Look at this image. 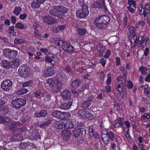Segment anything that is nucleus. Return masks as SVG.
<instances>
[{
  "mask_svg": "<svg viewBox=\"0 0 150 150\" xmlns=\"http://www.w3.org/2000/svg\"><path fill=\"white\" fill-rule=\"evenodd\" d=\"M115 134L112 132H108L106 129L102 131L101 137L104 143L107 144L110 142V140L113 141L115 139Z\"/></svg>",
  "mask_w": 150,
  "mask_h": 150,
  "instance_id": "nucleus-1",
  "label": "nucleus"
},
{
  "mask_svg": "<svg viewBox=\"0 0 150 150\" xmlns=\"http://www.w3.org/2000/svg\"><path fill=\"white\" fill-rule=\"evenodd\" d=\"M81 7V10H78L76 12V16L80 18H84L89 13V11L88 9V6L84 2L82 4Z\"/></svg>",
  "mask_w": 150,
  "mask_h": 150,
  "instance_id": "nucleus-2",
  "label": "nucleus"
},
{
  "mask_svg": "<svg viewBox=\"0 0 150 150\" xmlns=\"http://www.w3.org/2000/svg\"><path fill=\"white\" fill-rule=\"evenodd\" d=\"M78 114L83 118H86L90 120L93 119L95 118L94 116L89 111L86 110H80L78 111Z\"/></svg>",
  "mask_w": 150,
  "mask_h": 150,
  "instance_id": "nucleus-3",
  "label": "nucleus"
},
{
  "mask_svg": "<svg viewBox=\"0 0 150 150\" xmlns=\"http://www.w3.org/2000/svg\"><path fill=\"white\" fill-rule=\"evenodd\" d=\"M92 7L95 8H100L105 11L107 10V7L105 6L104 0H98V1L94 2L92 4Z\"/></svg>",
  "mask_w": 150,
  "mask_h": 150,
  "instance_id": "nucleus-4",
  "label": "nucleus"
},
{
  "mask_svg": "<svg viewBox=\"0 0 150 150\" xmlns=\"http://www.w3.org/2000/svg\"><path fill=\"white\" fill-rule=\"evenodd\" d=\"M12 83L8 79H6L1 84V88L4 91H8L11 90L12 88Z\"/></svg>",
  "mask_w": 150,
  "mask_h": 150,
  "instance_id": "nucleus-5",
  "label": "nucleus"
},
{
  "mask_svg": "<svg viewBox=\"0 0 150 150\" xmlns=\"http://www.w3.org/2000/svg\"><path fill=\"white\" fill-rule=\"evenodd\" d=\"M5 57L10 59L15 58L17 55V52L16 50H11L9 49H6L4 52Z\"/></svg>",
  "mask_w": 150,
  "mask_h": 150,
  "instance_id": "nucleus-6",
  "label": "nucleus"
},
{
  "mask_svg": "<svg viewBox=\"0 0 150 150\" xmlns=\"http://www.w3.org/2000/svg\"><path fill=\"white\" fill-rule=\"evenodd\" d=\"M42 19L45 23L49 25H52L57 22V20L53 17L49 15L44 16L42 17Z\"/></svg>",
  "mask_w": 150,
  "mask_h": 150,
  "instance_id": "nucleus-7",
  "label": "nucleus"
},
{
  "mask_svg": "<svg viewBox=\"0 0 150 150\" xmlns=\"http://www.w3.org/2000/svg\"><path fill=\"white\" fill-rule=\"evenodd\" d=\"M55 7L57 8V11L59 12V15H62L60 17H59V19L64 18L65 17L64 14L66 13L68 11L67 8L62 5L57 6V7Z\"/></svg>",
  "mask_w": 150,
  "mask_h": 150,
  "instance_id": "nucleus-8",
  "label": "nucleus"
},
{
  "mask_svg": "<svg viewBox=\"0 0 150 150\" xmlns=\"http://www.w3.org/2000/svg\"><path fill=\"white\" fill-rule=\"evenodd\" d=\"M29 71V69L26 65L20 66L18 69L19 75L21 77L24 76V75L28 73Z\"/></svg>",
  "mask_w": 150,
  "mask_h": 150,
  "instance_id": "nucleus-9",
  "label": "nucleus"
},
{
  "mask_svg": "<svg viewBox=\"0 0 150 150\" xmlns=\"http://www.w3.org/2000/svg\"><path fill=\"white\" fill-rule=\"evenodd\" d=\"M54 73V70L52 67L46 69L43 72V75L45 77H47L52 76Z\"/></svg>",
  "mask_w": 150,
  "mask_h": 150,
  "instance_id": "nucleus-10",
  "label": "nucleus"
},
{
  "mask_svg": "<svg viewBox=\"0 0 150 150\" xmlns=\"http://www.w3.org/2000/svg\"><path fill=\"white\" fill-rule=\"evenodd\" d=\"M93 99V97L92 96H90L87 100L84 101L81 103V107L85 109L88 108L92 103Z\"/></svg>",
  "mask_w": 150,
  "mask_h": 150,
  "instance_id": "nucleus-11",
  "label": "nucleus"
},
{
  "mask_svg": "<svg viewBox=\"0 0 150 150\" xmlns=\"http://www.w3.org/2000/svg\"><path fill=\"white\" fill-rule=\"evenodd\" d=\"M98 22H101L103 23H105L106 25H109L110 21L109 18L106 15L99 16L98 18H96Z\"/></svg>",
  "mask_w": 150,
  "mask_h": 150,
  "instance_id": "nucleus-12",
  "label": "nucleus"
},
{
  "mask_svg": "<svg viewBox=\"0 0 150 150\" xmlns=\"http://www.w3.org/2000/svg\"><path fill=\"white\" fill-rule=\"evenodd\" d=\"M94 23L96 25V28L100 30L105 29L108 25L105 23H103L100 21L98 22V20L97 21V19H96L94 20Z\"/></svg>",
  "mask_w": 150,
  "mask_h": 150,
  "instance_id": "nucleus-13",
  "label": "nucleus"
},
{
  "mask_svg": "<svg viewBox=\"0 0 150 150\" xmlns=\"http://www.w3.org/2000/svg\"><path fill=\"white\" fill-rule=\"evenodd\" d=\"M61 95L64 100H69L71 98V93L68 90H64L62 92Z\"/></svg>",
  "mask_w": 150,
  "mask_h": 150,
  "instance_id": "nucleus-14",
  "label": "nucleus"
},
{
  "mask_svg": "<svg viewBox=\"0 0 150 150\" xmlns=\"http://www.w3.org/2000/svg\"><path fill=\"white\" fill-rule=\"evenodd\" d=\"M53 125L56 129H62L64 127V122L57 120H55L53 122Z\"/></svg>",
  "mask_w": 150,
  "mask_h": 150,
  "instance_id": "nucleus-15",
  "label": "nucleus"
},
{
  "mask_svg": "<svg viewBox=\"0 0 150 150\" xmlns=\"http://www.w3.org/2000/svg\"><path fill=\"white\" fill-rule=\"evenodd\" d=\"M71 116L70 114L68 112H62L60 111L58 115L57 118L61 120H64L69 117Z\"/></svg>",
  "mask_w": 150,
  "mask_h": 150,
  "instance_id": "nucleus-16",
  "label": "nucleus"
},
{
  "mask_svg": "<svg viewBox=\"0 0 150 150\" xmlns=\"http://www.w3.org/2000/svg\"><path fill=\"white\" fill-rule=\"evenodd\" d=\"M55 7H57L56 6H53V8L50 10V13L52 15L57 17L58 18H59L62 16L61 15H59V12L57 11V8H56Z\"/></svg>",
  "mask_w": 150,
  "mask_h": 150,
  "instance_id": "nucleus-17",
  "label": "nucleus"
},
{
  "mask_svg": "<svg viewBox=\"0 0 150 150\" xmlns=\"http://www.w3.org/2000/svg\"><path fill=\"white\" fill-rule=\"evenodd\" d=\"M10 62V68H15L16 67L19 66L21 62V60L19 58H16Z\"/></svg>",
  "mask_w": 150,
  "mask_h": 150,
  "instance_id": "nucleus-18",
  "label": "nucleus"
},
{
  "mask_svg": "<svg viewBox=\"0 0 150 150\" xmlns=\"http://www.w3.org/2000/svg\"><path fill=\"white\" fill-rule=\"evenodd\" d=\"M31 136L35 140L38 139H40L41 138V136L39 134V130L37 129H33L32 131Z\"/></svg>",
  "mask_w": 150,
  "mask_h": 150,
  "instance_id": "nucleus-19",
  "label": "nucleus"
},
{
  "mask_svg": "<svg viewBox=\"0 0 150 150\" xmlns=\"http://www.w3.org/2000/svg\"><path fill=\"white\" fill-rule=\"evenodd\" d=\"M62 136L65 139H69L71 136V132L68 130H62Z\"/></svg>",
  "mask_w": 150,
  "mask_h": 150,
  "instance_id": "nucleus-20",
  "label": "nucleus"
},
{
  "mask_svg": "<svg viewBox=\"0 0 150 150\" xmlns=\"http://www.w3.org/2000/svg\"><path fill=\"white\" fill-rule=\"evenodd\" d=\"M62 83L61 81H57L55 86L54 88V92H57L60 91L62 88Z\"/></svg>",
  "mask_w": 150,
  "mask_h": 150,
  "instance_id": "nucleus-21",
  "label": "nucleus"
},
{
  "mask_svg": "<svg viewBox=\"0 0 150 150\" xmlns=\"http://www.w3.org/2000/svg\"><path fill=\"white\" fill-rule=\"evenodd\" d=\"M72 105V102L69 101L67 103H64L62 105L60 106V108L64 110L68 109L70 108Z\"/></svg>",
  "mask_w": 150,
  "mask_h": 150,
  "instance_id": "nucleus-22",
  "label": "nucleus"
},
{
  "mask_svg": "<svg viewBox=\"0 0 150 150\" xmlns=\"http://www.w3.org/2000/svg\"><path fill=\"white\" fill-rule=\"evenodd\" d=\"M81 84V81L79 79H76L73 81L71 83V87L74 88H78Z\"/></svg>",
  "mask_w": 150,
  "mask_h": 150,
  "instance_id": "nucleus-23",
  "label": "nucleus"
},
{
  "mask_svg": "<svg viewBox=\"0 0 150 150\" xmlns=\"http://www.w3.org/2000/svg\"><path fill=\"white\" fill-rule=\"evenodd\" d=\"M57 59V57H54L53 54H50L45 57L46 61L50 63H51L52 61H54V59Z\"/></svg>",
  "mask_w": 150,
  "mask_h": 150,
  "instance_id": "nucleus-24",
  "label": "nucleus"
},
{
  "mask_svg": "<svg viewBox=\"0 0 150 150\" xmlns=\"http://www.w3.org/2000/svg\"><path fill=\"white\" fill-rule=\"evenodd\" d=\"M10 62H8V61L6 60H4L2 61L1 64V66L6 69H9L10 68Z\"/></svg>",
  "mask_w": 150,
  "mask_h": 150,
  "instance_id": "nucleus-25",
  "label": "nucleus"
},
{
  "mask_svg": "<svg viewBox=\"0 0 150 150\" xmlns=\"http://www.w3.org/2000/svg\"><path fill=\"white\" fill-rule=\"evenodd\" d=\"M47 112L46 110H42L40 112H36L35 113V115L38 117H44L47 115Z\"/></svg>",
  "mask_w": 150,
  "mask_h": 150,
  "instance_id": "nucleus-26",
  "label": "nucleus"
},
{
  "mask_svg": "<svg viewBox=\"0 0 150 150\" xmlns=\"http://www.w3.org/2000/svg\"><path fill=\"white\" fill-rule=\"evenodd\" d=\"M11 104L12 107L16 109L20 108L18 99H16L13 100L11 102Z\"/></svg>",
  "mask_w": 150,
  "mask_h": 150,
  "instance_id": "nucleus-27",
  "label": "nucleus"
},
{
  "mask_svg": "<svg viewBox=\"0 0 150 150\" xmlns=\"http://www.w3.org/2000/svg\"><path fill=\"white\" fill-rule=\"evenodd\" d=\"M35 97L37 98H40L44 95V93L43 91L39 90L35 92Z\"/></svg>",
  "mask_w": 150,
  "mask_h": 150,
  "instance_id": "nucleus-28",
  "label": "nucleus"
},
{
  "mask_svg": "<svg viewBox=\"0 0 150 150\" xmlns=\"http://www.w3.org/2000/svg\"><path fill=\"white\" fill-rule=\"evenodd\" d=\"M74 126L73 122L70 121H68L64 123V128L65 129L72 128Z\"/></svg>",
  "mask_w": 150,
  "mask_h": 150,
  "instance_id": "nucleus-29",
  "label": "nucleus"
},
{
  "mask_svg": "<svg viewBox=\"0 0 150 150\" xmlns=\"http://www.w3.org/2000/svg\"><path fill=\"white\" fill-rule=\"evenodd\" d=\"M123 86V83H117L116 84V86L117 89L119 92L120 93V94H121V92L122 91Z\"/></svg>",
  "mask_w": 150,
  "mask_h": 150,
  "instance_id": "nucleus-30",
  "label": "nucleus"
},
{
  "mask_svg": "<svg viewBox=\"0 0 150 150\" xmlns=\"http://www.w3.org/2000/svg\"><path fill=\"white\" fill-rule=\"evenodd\" d=\"M127 27L129 29L131 33H132V35L133 36L135 35V32L136 31L135 28L132 25H128Z\"/></svg>",
  "mask_w": 150,
  "mask_h": 150,
  "instance_id": "nucleus-31",
  "label": "nucleus"
},
{
  "mask_svg": "<svg viewBox=\"0 0 150 150\" xmlns=\"http://www.w3.org/2000/svg\"><path fill=\"white\" fill-rule=\"evenodd\" d=\"M40 4L38 0H34L31 4V6L33 8H37L40 6Z\"/></svg>",
  "mask_w": 150,
  "mask_h": 150,
  "instance_id": "nucleus-32",
  "label": "nucleus"
},
{
  "mask_svg": "<svg viewBox=\"0 0 150 150\" xmlns=\"http://www.w3.org/2000/svg\"><path fill=\"white\" fill-rule=\"evenodd\" d=\"M22 11V8L20 7H16L13 11V13L16 16H18Z\"/></svg>",
  "mask_w": 150,
  "mask_h": 150,
  "instance_id": "nucleus-33",
  "label": "nucleus"
},
{
  "mask_svg": "<svg viewBox=\"0 0 150 150\" xmlns=\"http://www.w3.org/2000/svg\"><path fill=\"white\" fill-rule=\"evenodd\" d=\"M47 83L50 87H53L55 85V82L54 80L52 78H49L47 81Z\"/></svg>",
  "mask_w": 150,
  "mask_h": 150,
  "instance_id": "nucleus-34",
  "label": "nucleus"
},
{
  "mask_svg": "<svg viewBox=\"0 0 150 150\" xmlns=\"http://www.w3.org/2000/svg\"><path fill=\"white\" fill-rule=\"evenodd\" d=\"M65 51L67 52L72 53L73 51H74V48L71 45H69L67 46Z\"/></svg>",
  "mask_w": 150,
  "mask_h": 150,
  "instance_id": "nucleus-35",
  "label": "nucleus"
},
{
  "mask_svg": "<svg viewBox=\"0 0 150 150\" xmlns=\"http://www.w3.org/2000/svg\"><path fill=\"white\" fill-rule=\"evenodd\" d=\"M99 50L100 52L99 53V56L100 57L103 55V54L105 52L106 50L105 47L102 45L100 46Z\"/></svg>",
  "mask_w": 150,
  "mask_h": 150,
  "instance_id": "nucleus-36",
  "label": "nucleus"
},
{
  "mask_svg": "<svg viewBox=\"0 0 150 150\" xmlns=\"http://www.w3.org/2000/svg\"><path fill=\"white\" fill-rule=\"evenodd\" d=\"M86 32V30L85 28H78L77 30V32L78 34L81 35H85Z\"/></svg>",
  "mask_w": 150,
  "mask_h": 150,
  "instance_id": "nucleus-37",
  "label": "nucleus"
},
{
  "mask_svg": "<svg viewBox=\"0 0 150 150\" xmlns=\"http://www.w3.org/2000/svg\"><path fill=\"white\" fill-rule=\"evenodd\" d=\"M15 27L16 28L21 29H25L27 28V26H24L21 23H17L16 24Z\"/></svg>",
  "mask_w": 150,
  "mask_h": 150,
  "instance_id": "nucleus-38",
  "label": "nucleus"
},
{
  "mask_svg": "<svg viewBox=\"0 0 150 150\" xmlns=\"http://www.w3.org/2000/svg\"><path fill=\"white\" fill-rule=\"evenodd\" d=\"M18 101L19 102V107L20 108L22 106L26 104V101L22 98H18Z\"/></svg>",
  "mask_w": 150,
  "mask_h": 150,
  "instance_id": "nucleus-39",
  "label": "nucleus"
},
{
  "mask_svg": "<svg viewBox=\"0 0 150 150\" xmlns=\"http://www.w3.org/2000/svg\"><path fill=\"white\" fill-rule=\"evenodd\" d=\"M18 125V123L17 122H12L9 125L10 129L11 130L13 128L16 127Z\"/></svg>",
  "mask_w": 150,
  "mask_h": 150,
  "instance_id": "nucleus-40",
  "label": "nucleus"
},
{
  "mask_svg": "<svg viewBox=\"0 0 150 150\" xmlns=\"http://www.w3.org/2000/svg\"><path fill=\"white\" fill-rule=\"evenodd\" d=\"M14 43L15 45L21 44L24 43V41L22 39H18V38H16L14 40Z\"/></svg>",
  "mask_w": 150,
  "mask_h": 150,
  "instance_id": "nucleus-41",
  "label": "nucleus"
},
{
  "mask_svg": "<svg viewBox=\"0 0 150 150\" xmlns=\"http://www.w3.org/2000/svg\"><path fill=\"white\" fill-rule=\"evenodd\" d=\"M55 42L57 43V45L60 47L61 48L64 42L63 41L59 38L55 40Z\"/></svg>",
  "mask_w": 150,
  "mask_h": 150,
  "instance_id": "nucleus-42",
  "label": "nucleus"
},
{
  "mask_svg": "<svg viewBox=\"0 0 150 150\" xmlns=\"http://www.w3.org/2000/svg\"><path fill=\"white\" fill-rule=\"evenodd\" d=\"M52 120L50 119L41 125L40 127H46L50 124L52 123Z\"/></svg>",
  "mask_w": 150,
  "mask_h": 150,
  "instance_id": "nucleus-43",
  "label": "nucleus"
},
{
  "mask_svg": "<svg viewBox=\"0 0 150 150\" xmlns=\"http://www.w3.org/2000/svg\"><path fill=\"white\" fill-rule=\"evenodd\" d=\"M28 91L27 89L25 88H22L17 91V93L19 95H22L26 93Z\"/></svg>",
  "mask_w": 150,
  "mask_h": 150,
  "instance_id": "nucleus-44",
  "label": "nucleus"
},
{
  "mask_svg": "<svg viewBox=\"0 0 150 150\" xmlns=\"http://www.w3.org/2000/svg\"><path fill=\"white\" fill-rule=\"evenodd\" d=\"M79 128H77L74 131V136L75 137H78L80 136Z\"/></svg>",
  "mask_w": 150,
  "mask_h": 150,
  "instance_id": "nucleus-45",
  "label": "nucleus"
},
{
  "mask_svg": "<svg viewBox=\"0 0 150 150\" xmlns=\"http://www.w3.org/2000/svg\"><path fill=\"white\" fill-rule=\"evenodd\" d=\"M81 88L82 91L86 90H88L89 88V85L87 83H84L81 86Z\"/></svg>",
  "mask_w": 150,
  "mask_h": 150,
  "instance_id": "nucleus-46",
  "label": "nucleus"
},
{
  "mask_svg": "<svg viewBox=\"0 0 150 150\" xmlns=\"http://www.w3.org/2000/svg\"><path fill=\"white\" fill-rule=\"evenodd\" d=\"M93 127L92 126H90L89 128V134L91 137H92L94 136V130Z\"/></svg>",
  "mask_w": 150,
  "mask_h": 150,
  "instance_id": "nucleus-47",
  "label": "nucleus"
},
{
  "mask_svg": "<svg viewBox=\"0 0 150 150\" xmlns=\"http://www.w3.org/2000/svg\"><path fill=\"white\" fill-rule=\"evenodd\" d=\"M139 70L142 72V73L143 74H146L147 69L146 67H141L139 69Z\"/></svg>",
  "mask_w": 150,
  "mask_h": 150,
  "instance_id": "nucleus-48",
  "label": "nucleus"
},
{
  "mask_svg": "<svg viewBox=\"0 0 150 150\" xmlns=\"http://www.w3.org/2000/svg\"><path fill=\"white\" fill-rule=\"evenodd\" d=\"M79 132H80V136L81 135H85L86 134V130L84 128H79Z\"/></svg>",
  "mask_w": 150,
  "mask_h": 150,
  "instance_id": "nucleus-49",
  "label": "nucleus"
},
{
  "mask_svg": "<svg viewBox=\"0 0 150 150\" xmlns=\"http://www.w3.org/2000/svg\"><path fill=\"white\" fill-rule=\"evenodd\" d=\"M12 119L10 117H6L4 118L3 123H8L10 122Z\"/></svg>",
  "mask_w": 150,
  "mask_h": 150,
  "instance_id": "nucleus-50",
  "label": "nucleus"
},
{
  "mask_svg": "<svg viewBox=\"0 0 150 150\" xmlns=\"http://www.w3.org/2000/svg\"><path fill=\"white\" fill-rule=\"evenodd\" d=\"M32 81L31 80L27 81L23 84L22 86L23 87L29 86L32 84Z\"/></svg>",
  "mask_w": 150,
  "mask_h": 150,
  "instance_id": "nucleus-51",
  "label": "nucleus"
},
{
  "mask_svg": "<svg viewBox=\"0 0 150 150\" xmlns=\"http://www.w3.org/2000/svg\"><path fill=\"white\" fill-rule=\"evenodd\" d=\"M145 38L142 36H140L139 38V44L142 45L144 42Z\"/></svg>",
  "mask_w": 150,
  "mask_h": 150,
  "instance_id": "nucleus-52",
  "label": "nucleus"
},
{
  "mask_svg": "<svg viewBox=\"0 0 150 150\" xmlns=\"http://www.w3.org/2000/svg\"><path fill=\"white\" fill-rule=\"evenodd\" d=\"M59 113H60L59 111L54 110L52 112V115L53 117L57 118L58 117Z\"/></svg>",
  "mask_w": 150,
  "mask_h": 150,
  "instance_id": "nucleus-53",
  "label": "nucleus"
},
{
  "mask_svg": "<svg viewBox=\"0 0 150 150\" xmlns=\"http://www.w3.org/2000/svg\"><path fill=\"white\" fill-rule=\"evenodd\" d=\"M108 79L106 81V83L107 85H109L111 83V75L110 74H109L107 75Z\"/></svg>",
  "mask_w": 150,
  "mask_h": 150,
  "instance_id": "nucleus-54",
  "label": "nucleus"
},
{
  "mask_svg": "<svg viewBox=\"0 0 150 150\" xmlns=\"http://www.w3.org/2000/svg\"><path fill=\"white\" fill-rule=\"evenodd\" d=\"M127 87L128 89H132L133 87V84L131 81H129L127 82Z\"/></svg>",
  "mask_w": 150,
  "mask_h": 150,
  "instance_id": "nucleus-55",
  "label": "nucleus"
},
{
  "mask_svg": "<svg viewBox=\"0 0 150 150\" xmlns=\"http://www.w3.org/2000/svg\"><path fill=\"white\" fill-rule=\"evenodd\" d=\"M52 31L54 33H57L59 32V29L57 27H52Z\"/></svg>",
  "mask_w": 150,
  "mask_h": 150,
  "instance_id": "nucleus-56",
  "label": "nucleus"
},
{
  "mask_svg": "<svg viewBox=\"0 0 150 150\" xmlns=\"http://www.w3.org/2000/svg\"><path fill=\"white\" fill-rule=\"evenodd\" d=\"M100 62L104 67L106 63V60L103 58H102L100 60Z\"/></svg>",
  "mask_w": 150,
  "mask_h": 150,
  "instance_id": "nucleus-57",
  "label": "nucleus"
},
{
  "mask_svg": "<svg viewBox=\"0 0 150 150\" xmlns=\"http://www.w3.org/2000/svg\"><path fill=\"white\" fill-rule=\"evenodd\" d=\"M104 76V74L103 72H101L100 76V81L101 82H103V79Z\"/></svg>",
  "mask_w": 150,
  "mask_h": 150,
  "instance_id": "nucleus-58",
  "label": "nucleus"
},
{
  "mask_svg": "<svg viewBox=\"0 0 150 150\" xmlns=\"http://www.w3.org/2000/svg\"><path fill=\"white\" fill-rule=\"evenodd\" d=\"M146 10L147 12H149L150 11V7L149 4H146L144 8H143V10Z\"/></svg>",
  "mask_w": 150,
  "mask_h": 150,
  "instance_id": "nucleus-59",
  "label": "nucleus"
},
{
  "mask_svg": "<svg viewBox=\"0 0 150 150\" xmlns=\"http://www.w3.org/2000/svg\"><path fill=\"white\" fill-rule=\"evenodd\" d=\"M27 17V15L26 13H23L21 14L19 16L21 20H24Z\"/></svg>",
  "mask_w": 150,
  "mask_h": 150,
  "instance_id": "nucleus-60",
  "label": "nucleus"
},
{
  "mask_svg": "<svg viewBox=\"0 0 150 150\" xmlns=\"http://www.w3.org/2000/svg\"><path fill=\"white\" fill-rule=\"evenodd\" d=\"M24 142H21L18 145L19 148L21 149H25V147Z\"/></svg>",
  "mask_w": 150,
  "mask_h": 150,
  "instance_id": "nucleus-61",
  "label": "nucleus"
},
{
  "mask_svg": "<svg viewBox=\"0 0 150 150\" xmlns=\"http://www.w3.org/2000/svg\"><path fill=\"white\" fill-rule=\"evenodd\" d=\"M142 117L143 119L146 118L148 119H149L150 118V116L149 114L146 113H145L144 115H142Z\"/></svg>",
  "mask_w": 150,
  "mask_h": 150,
  "instance_id": "nucleus-62",
  "label": "nucleus"
},
{
  "mask_svg": "<svg viewBox=\"0 0 150 150\" xmlns=\"http://www.w3.org/2000/svg\"><path fill=\"white\" fill-rule=\"evenodd\" d=\"M57 28H58L59 31H62L64 30L65 28V25H62L57 26Z\"/></svg>",
  "mask_w": 150,
  "mask_h": 150,
  "instance_id": "nucleus-63",
  "label": "nucleus"
},
{
  "mask_svg": "<svg viewBox=\"0 0 150 150\" xmlns=\"http://www.w3.org/2000/svg\"><path fill=\"white\" fill-rule=\"evenodd\" d=\"M110 54V50H108L106 54L104 56V57L105 58H108L109 55Z\"/></svg>",
  "mask_w": 150,
  "mask_h": 150,
  "instance_id": "nucleus-64",
  "label": "nucleus"
}]
</instances>
